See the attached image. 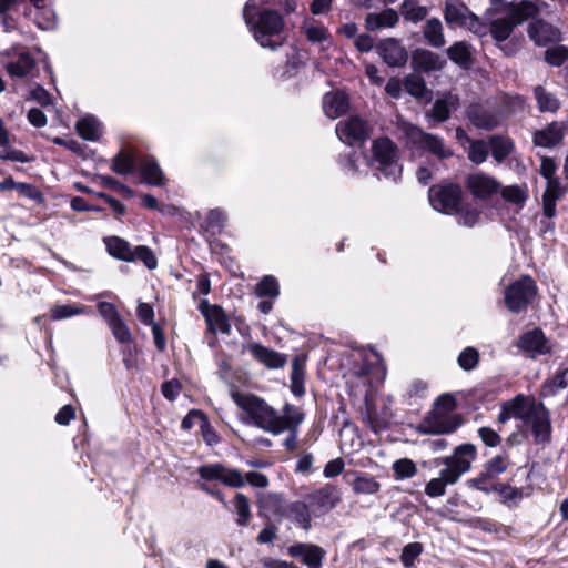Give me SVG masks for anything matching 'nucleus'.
Masks as SVG:
<instances>
[{"mask_svg": "<svg viewBox=\"0 0 568 568\" xmlns=\"http://www.w3.org/2000/svg\"><path fill=\"white\" fill-rule=\"evenodd\" d=\"M255 294L258 297H270L275 300L280 295L277 280L272 275H265L255 287Z\"/></svg>", "mask_w": 568, "mask_h": 568, "instance_id": "obj_43", "label": "nucleus"}, {"mask_svg": "<svg viewBox=\"0 0 568 568\" xmlns=\"http://www.w3.org/2000/svg\"><path fill=\"white\" fill-rule=\"evenodd\" d=\"M398 133L400 138L406 139L407 143L424 149L439 159H446L453 155V151L444 143L443 139L426 133L409 122L399 121Z\"/></svg>", "mask_w": 568, "mask_h": 568, "instance_id": "obj_7", "label": "nucleus"}, {"mask_svg": "<svg viewBox=\"0 0 568 568\" xmlns=\"http://www.w3.org/2000/svg\"><path fill=\"white\" fill-rule=\"evenodd\" d=\"M405 90L416 99L430 100V92L427 90L425 81L416 75L410 74L404 80Z\"/></svg>", "mask_w": 568, "mask_h": 568, "instance_id": "obj_36", "label": "nucleus"}, {"mask_svg": "<svg viewBox=\"0 0 568 568\" xmlns=\"http://www.w3.org/2000/svg\"><path fill=\"white\" fill-rule=\"evenodd\" d=\"M449 59L458 65L466 67L470 63L471 53L466 42H456L447 49Z\"/></svg>", "mask_w": 568, "mask_h": 568, "instance_id": "obj_39", "label": "nucleus"}, {"mask_svg": "<svg viewBox=\"0 0 568 568\" xmlns=\"http://www.w3.org/2000/svg\"><path fill=\"white\" fill-rule=\"evenodd\" d=\"M200 311L205 317L209 329L213 333L229 334L231 325L224 311L217 305H211L206 300L200 304Z\"/></svg>", "mask_w": 568, "mask_h": 568, "instance_id": "obj_18", "label": "nucleus"}, {"mask_svg": "<svg viewBox=\"0 0 568 568\" xmlns=\"http://www.w3.org/2000/svg\"><path fill=\"white\" fill-rule=\"evenodd\" d=\"M528 34L537 45H547L561 38L560 31L544 20L532 21L528 27Z\"/></svg>", "mask_w": 568, "mask_h": 568, "instance_id": "obj_20", "label": "nucleus"}, {"mask_svg": "<svg viewBox=\"0 0 568 568\" xmlns=\"http://www.w3.org/2000/svg\"><path fill=\"white\" fill-rule=\"evenodd\" d=\"M458 106V98L453 94H446L444 98L436 100L433 105V116L437 121H446L449 118L450 111Z\"/></svg>", "mask_w": 568, "mask_h": 568, "instance_id": "obj_33", "label": "nucleus"}, {"mask_svg": "<svg viewBox=\"0 0 568 568\" xmlns=\"http://www.w3.org/2000/svg\"><path fill=\"white\" fill-rule=\"evenodd\" d=\"M392 469L396 480L413 478L417 474L416 464L409 458H400L393 463Z\"/></svg>", "mask_w": 568, "mask_h": 568, "instance_id": "obj_40", "label": "nucleus"}, {"mask_svg": "<svg viewBox=\"0 0 568 568\" xmlns=\"http://www.w3.org/2000/svg\"><path fill=\"white\" fill-rule=\"evenodd\" d=\"M462 200V189L457 184L437 185L429 190V202L439 212L453 214Z\"/></svg>", "mask_w": 568, "mask_h": 568, "instance_id": "obj_11", "label": "nucleus"}, {"mask_svg": "<svg viewBox=\"0 0 568 568\" xmlns=\"http://www.w3.org/2000/svg\"><path fill=\"white\" fill-rule=\"evenodd\" d=\"M457 361L463 369L471 371L478 365L479 353L474 347H467L459 354Z\"/></svg>", "mask_w": 568, "mask_h": 568, "instance_id": "obj_54", "label": "nucleus"}, {"mask_svg": "<svg viewBox=\"0 0 568 568\" xmlns=\"http://www.w3.org/2000/svg\"><path fill=\"white\" fill-rule=\"evenodd\" d=\"M134 168V158L130 153L121 152L113 159L112 169L118 174H128Z\"/></svg>", "mask_w": 568, "mask_h": 568, "instance_id": "obj_53", "label": "nucleus"}, {"mask_svg": "<svg viewBox=\"0 0 568 568\" xmlns=\"http://www.w3.org/2000/svg\"><path fill=\"white\" fill-rule=\"evenodd\" d=\"M460 28H466L479 37H484L489 32V27L483 23L473 12L469 13Z\"/></svg>", "mask_w": 568, "mask_h": 568, "instance_id": "obj_61", "label": "nucleus"}, {"mask_svg": "<svg viewBox=\"0 0 568 568\" xmlns=\"http://www.w3.org/2000/svg\"><path fill=\"white\" fill-rule=\"evenodd\" d=\"M104 242L110 255L126 262L134 261L133 251L131 250L130 244L123 239L118 236H110L105 239Z\"/></svg>", "mask_w": 568, "mask_h": 568, "instance_id": "obj_30", "label": "nucleus"}, {"mask_svg": "<svg viewBox=\"0 0 568 568\" xmlns=\"http://www.w3.org/2000/svg\"><path fill=\"white\" fill-rule=\"evenodd\" d=\"M489 151L496 162L501 163L513 151L514 144L509 139L503 136H493L488 141Z\"/></svg>", "mask_w": 568, "mask_h": 568, "instance_id": "obj_35", "label": "nucleus"}, {"mask_svg": "<svg viewBox=\"0 0 568 568\" xmlns=\"http://www.w3.org/2000/svg\"><path fill=\"white\" fill-rule=\"evenodd\" d=\"M445 63V60L439 54L428 50L420 49L413 53L414 67L424 72L442 70Z\"/></svg>", "mask_w": 568, "mask_h": 568, "instance_id": "obj_22", "label": "nucleus"}, {"mask_svg": "<svg viewBox=\"0 0 568 568\" xmlns=\"http://www.w3.org/2000/svg\"><path fill=\"white\" fill-rule=\"evenodd\" d=\"M87 313V307L80 304L57 305L51 310L53 321L69 318Z\"/></svg>", "mask_w": 568, "mask_h": 568, "instance_id": "obj_47", "label": "nucleus"}, {"mask_svg": "<svg viewBox=\"0 0 568 568\" xmlns=\"http://www.w3.org/2000/svg\"><path fill=\"white\" fill-rule=\"evenodd\" d=\"M489 153V143L477 140L469 141L468 159L475 164H481L487 160Z\"/></svg>", "mask_w": 568, "mask_h": 568, "instance_id": "obj_48", "label": "nucleus"}, {"mask_svg": "<svg viewBox=\"0 0 568 568\" xmlns=\"http://www.w3.org/2000/svg\"><path fill=\"white\" fill-rule=\"evenodd\" d=\"M37 60L29 51H21L8 61L4 70L12 78H29L34 75Z\"/></svg>", "mask_w": 568, "mask_h": 568, "instance_id": "obj_19", "label": "nucleus"}, {"mask_svg": "<svg viewBox=\"0 0 568 568\" xmlns=\"http://www.w3.org/2000/svg\"><path fill=\"white\" fill-rule=\"evenodd\" d=\"M323 110L331 119H337L348 110V99L342 92L326 93L323 99Z\"/></svg>", "mask_w": 568, "mask_h": 568, "instance_id": "obj_25", "label": "nucleus"}, {"mask_svg": "<svg viewBox=\"0 0 568 568\" xmlns=\"http://www.w3.org/2000/svg\"><path fill=\"white\" fill-rule=\"evenodd\" d=\"M234 507L237 514V524L245 526L251 517L250 503L243 494H236Z\"/></svg>", "mask_w": 568, "mask_h": 568, "instance_id": "obj_52", "label": "nucleus"}, {"mask_svg": "<svg viewBox=\"0 0 568 568\" xmlns=\"http://www.w3.org/2000/svg\"><path fill=\"white\" fill-rule=\"evenodd\" d=\"M400 12L406 20L418 22L427 16L426 7L419 6L418 0H404Z\"/></svg>", "mask_w": 568, "mask_h": 568, "instance_id": "obj_44", "label": "nucleus"}, {"mask_svg": "<svg viewBox=\"0 0 568 568\" xmlns=\"http://www.w3.org/2000/svg\"><path fill=\"white\" fill-rule=\"evenodd\" d=\"M501 195L505 200L514 204H523L527 200V191L518 185L504 187Z\"/></svg>", "mask_w": 568, "mask_h": 568, "instance_id": "obj_55", "label": "nucleus"}, {"mask_svg": "<svg viewBox=\"0 0 568 568\" xmlns=\"http://www.w3.org/2000/svg\"><path fill=\"white\" fill-rule=\"evenodd\" d=\"M424 37H425L426 41L432 47H435V48H442L446 43L444 32H443V24L436 18L427 20V22L424 27Z\"/></svg>", "mask_w": 568, "mask_h": 568, "instance_id": "obj_32", "label": "nucleus"}, {"mask_svg": "<svg viewBox=\"0 0 568 568\" xmlns=\"http://www.w3.org/2000/svg\"><path fill=\"white\" fill-rule=\"evenodd\" d=\"M352 488L355 494L373 495L379 491L381 484L375 477L365 473H354Z\"/></svg>", "mask_w": 568, "mask_h": 568, "instance_id": "obj_31", "label": "nucleus"}, {"mask_svg": "<svg viewBox=\"0 0 568 568\" xmlns=\"http://www.w3.org/2000/svg\"><path fill=\"white\" fill-rule=\"evenodd\" d=\"M376 49L383 61L392 68L403 67L407 62L406 50L394 38L381 41Z\"/></svg>", "mask_w": 568, "mask_h": 568, "instance_id": "obj_16", "label": "nucleus"}, {"mask_svg": "<svg viewBox=\"0 0 568 568\" xmlns=\"http://www.w3.org/2000/svg\"><path fill=\"white\" fill-rule=\"evenodd\" d=\"M537 13V8L532 2L521 1L518 3H510L505 11L497 12L489 22V33L493 39L499 44L500 49L507 55H513L521 44V38H514L509 43L508 40L515 28L521 24L525 20L534 17Z\"/></svg>", "mask_w": 568, "mask_h": 568, "instance_id": "obj_2", "label": "nucleus"}, {"mask_svg": "<svg viewBox=\"0 0 568 568\" xmlns=\"http://www.w3.org/2000/svg\"><path fill=\"white\" fill-rule=\"evenodd\" d=\"M287 552L293 558H298L307 568H322L325 551L313 544H296L288 547Z\"/></svg>", "mask_w": 568, "mask_h": 568, "instance_id": "obj_15", "label": "nucleus"}, {"mask_svg": "<svg viewBox=\"0 0 568 568\" xmlns=\"http://www.w3.org/2000/svg\"><path fill=\"white\" fill-rule=\"evenodd\" d=\"M372 165L385 178L397 181L402 175L396 145L387 138L377 139L372 145Z\"/></svg>", "mask_w": 568, "mask_h": 568, "instance_id": "obj_8", "label": "nucleus"}, {"mask_svg": "<svg viewBox=\"0 0 568 568\" xmlns=\"http://www.w3.org/2000/svg\"><path fill=\"white\" fill-rule=\"evenodd\" d=\"M516 346L531 358L550 354L552 351L551 344L544 332L538 328L521 334L516 342Z\"/></svg>", "mask_w": 568, "mask_h": 568, "instance_id": "obj_13", "label": "nucleus"}, {"mask_svg": "<svg viewBox=\"0 0 568 568\" xmlns=\"http://www.w3.org/2000/svg\"><path fill=\"white\" fill-rule=\"evenodd\" d=\"M199 474L206 480H220L224 485L240 488L245 481L258 488H264L268 485V479L265 475L256 471H250L243 475L235 469H229L221 464L205 465L199 468Z\"/></svg>", "mask_w": 568, "mask_h": 568, "instance_id": "obj_5", "label": "nucleus"}, {"mask_svg": "<svg viewBox=\"0 0 568 568\" xmlns=\"http://www.w3.org/2000/svg\"><path fill=\"white\" fill-rule=\"evenodd\" d=\"M291 382L293 394L302 396L304 394V364L300 358H295L292 363Z\"/></svg>", "mask_w": 568, "mask_h": 568, "instance_id": "obj_45", "label": "nucleus"}, {"mask_svg": "<svg viewBox=\"0 0 568 568\" xmlns=\"http://www.w3.org/2000/svg\"><path fill=\"white\" fill-rule=\"evenodd\" d=\"M535 97L541 112H555L559 108L558 99L542 87L535 88Z\"/></svg>", "mask_w": 568, "mask_h": 568, "instance_id": "obj_41", "label": "nucleus"}, {"mask_svg": "<svg viewBox=\"0 0 568 568\" xmlns=\"http://www.w3.org/2000/svg\"><path fill=\"white\" fill-rule=\"evenodd\" d=\"M537 286L530 276H523L510 284L505 292V302L509 311L518 313L535 297Z\"/></svg>", "mask_w": 568, "mask_h": 568, "instance_id": "obj_10", "label": "nucleus"}, {"mask_svg": "<svg viewBox=\"0 0 568 568\" xmlns=\"http://www.w3.org/2000/svg\"><path fill=\"white\" fill-rule=\"evenodd\" d=\"M16 191L24 197H28L30 200H33L36 202H42L43 201V194L41 191L33 186L32 184L28 183H19L17 184Z\"/></svg>", "mask_w": 568, "mask_h": 568, "instance_id": "obj_64", "label": "nucleus"}, {"mask_svg": "<svg viewBox=\"0 0 568 568\" xmlns=\"http://www.w3.org/2000/svg\"><path fill=\"white\" fill-rule=\"evenodd\" d=\"M467 114L474 125L485 130H491L500 122V116L497 113L478 105L470 106Z\"/></svg>", "mask_w": 568, "mask_h": 568, "instance_id": "obj_24", "label": "nucleus"}, {"mask_svg": "<svg viewBox=\"0 0 568 568\" xmlns=\"http://www.w3.org/2000/svg\"><path fill=\"white\" fill-rule=\"evenodd\" d=\"M449 475L445 469H442L439 473V477L430 479L426 487L425 494L429 497H439L443 496L446 491L447 485H454L456 481H448Z\"/></svg>", "mask_w": 568, "mask_h": 568, "instance_id": "obj_42", "label": "nucleus"}, {"mask_svg": "<svg viewBox=\"0 0 568 568\" xmlns=\"http://www.w3.org/2000/svg\"><path fill=\"white\" fill-rule=\"evenodd\" d=\"M109 327L118 342L126 344L132 341L131 332L122 318L111 323Z\"/></svg>", "mask_w": 568, "mask_h": 568, "instance_id": "obj_59", "label": "nucleus"}, {"mask_svg": "<svg viewBox=\"0 0 568 568\" xmlns=\"http://www.w3.org/2000/svg\"><path fill=\"white\" fill-rule=\"evenodd\" d=\"M567 129L568 125L565 123L552 122L534 133V144L547 149L555 148L564 140Z\"/></svg>", "mask_w": 568, "mask_h": 568, "instance_id": "obj_17", "label": "nucleus"}, {"mask_svg": "<svg viewBox=\"0 0 568 568\" xmlns=\"http://www.w3.org/2000/svg\"><path fill=\"white\" fill-rule=\"evenodd\" d=\"M336 134L343 143L354 145L369 136L371 126L363 119L351 116L336 125Z\"/></svg>", "mask_w": 568, "mask_h": 568, "instance_id": "obj_12", "label": "nucleus"}, {"mask_svg": "<svg viewBox=\"0 0 568 568\" xmlns=\"http://www.w3.org/2000/svg\"><path fill=\"white\" fill-rule=\"evenodd\" d=\"M245 349L260 363L268 368H280L285 365L286 356L267 348L258 343H251L245 346Z\"/></svg>", "mask_w": 568, "mask_h": 568, "instance_id": "obj_21", "label": "nucleus"}, {"mask_svg": "<svg viewBox=\"0 0 568 568\" xmlns=\"http://www.w3.org/2000/svg\"><path fill=\"white\" fill-rule=\"evenodd\" d=\"M494 490L497 491L504 503L517 501L523 498V493L520 489L516 487H511L505 484H497L494 487Z\"/></svg>", "mask_w": 568, "mask_h": 568, "instance_id": "obj_58", "label": "nucleus"}, {"mask_svg": "<svg viewBox=\"0 0 568 568\" xmlns=\"http://www.w3.org/2000/svg\"><path fill=\"white\" fill-rule=\"evenodd\" d=\"M243 19L261 47L275 50L283 44L284 20L275 10L260 12L255 2L247 1Z\"/></svg>", "mask_w": 568, "mask_h": 568, "instance_id": "obj_3", "label": "nucleus"}, {"mask_svg": "<svg viewBox=\"0 0 568 568\" xmlns=\"http://www.w3.org/2000/svg\"><path fill=\"white\" fill-rule=\"evenodd\" d=\"M232 398L250 416L255 426L272 434H280L284 430V424L280 420V415L263 399L239 392L233 393Z\"/></svg>", "mask_w": 568, "mask_h": 568, "instance_id": "obj_4", "label": "nucleus"}, {"mask_svg": "<svg viewBox=\"0 0 568 568\" xmlns=\"http://www.w3.org/2000/svg\"><path fill=\"white\" fill-rule=\"evenodd\" d=\"M568 387V368L562 373L555 375L551 379L547 381L541 388L542 396H552L561 389Z\"/></svg>", "mask_w": 568, "mask_h": 568, "instance_id": "obj_46", "label": "nucleus"}, {"mask_svg": "<svg viewBox=\"0 0 568 568\" xmlns=\"http://www.w3.org/2000/svg\"><path fill=\"white\" fill-rule=\"evenodd\" d=\"M458 223L465 226L471 227L479 221V211L471 207H463L460 210L457 209Z\"/></svg>", "mask_w": 568, "mask_h": 568, "instance_id": "obj_63", "label": "nucleus"}, {"mask_svg": "<svg viewBox=\"0 0 568 568\" xmlns=\"http://www.w3.org/2000/svg\"><path fill=\"white\" fill-rule=\"evenodd\" d=\"M302 30L306 39L313 43H323L329 40L327 29L315 20H305Z\"/></svg>", "mask_w": 568, "mask_h": 568, "instance_id": "obj_34", "label": "nucleus"}, {"mask_svg": "<svg viewBox=\"0 0 568 568\" xmlns=\"http://www.w3.org/2000/svg\"><path fill=\"white\" fill-rule=\"evenodd\" d=\"M513 417L529 425L538 442L549 439L551 427L548 410L535 398L518 395L511 400L503 403L498 422L504 424Z\"/></svg>", "mask_w": 568, "mask_h": 568, "instance_id": "obj_1", "label": "nucleus"}, {"mask_svg": "<svg viewBox=\"0 0 568 568\" xmlns=\"http://www.w3.org/2000/svg\"><path fill=\"white\" fill-rule=\"evenodd\" d=\"M140 172L143 180L149 184L160 185L163 181L160 166L151 159H145L141 162Z\"/></svg>", "mask_w": 568, "mask_h": 568, "instance_id": "obj_38", "label": "nucleus"}, {"mask_svg": "<svg viewBox=\"0 0 568 568\" xmlns=\"http://www.w3.org/2000/svg\"><path fill=\"white\" fill-rule=\"evenodd\" d=\"M509 466V458L507 455H497L490 460H488L484 468L494 478L498 475L505 473Z\"/></svg>", "mask_w": 568, "mask_h": 568, "instance_id": "obj_51", "label": "nucleus"}, {"mask_svg": "<svg viewBox=\"0 0 568 568\" xmlns=\"http://www.w3.org/2000/svg\"><path fill=\"white\" fill-rule=\"evenodd\" d=\"M423 546L419 542H410L406 545L402 554V562L405 567H412L415 559L422 554Z\"/></svg>", "mask_w": 568, "mask_h": 568, "instance_id": "obj_60", "label": "nucleus"}, {"mask_svg": "<svg viewBox=\"0 0 568 568\" xmlns=\"http://www.w3.org/2000/svg\"><path fill=\"white\" fill-rule=\"evenodd\" d=\"M545 59L551 65H561L568 59V49L564 45L551 47L546 50Z\"/></svg>", "mask_w": 568, "mask_h": 568, "instance_id": "obj_56", "label": "nucleus"}, {"mask_svg": "<svg viewBox=\"0 0 568 568\" xmlns=\"http://www.w3.org/2000/svg\"><path fill=\"white\" fill-rule=\"evenodd\" d=\"M132 251L134 254V261L140 260L149 270L156 267L158 260L148 246L139 245Z\"/></svg>", "mask_w": 568, "mask_h": 568, "instance_id": "obj_57", "label": "nucleus"}, {"mask_svg": "<svg viewBox=\"0 0 568 568\" xmlns=\"http://www.w3.org/2000/svg\"><path fill=\"white\" fill-rule=\"evenodd\" d=\"M565 194L560 181H547V186L542 195V210L546 217L551 219L556 214V202Z\"/></svg>", "mask_w": 568, "mask_h": 568, "instance_id": "obj_23", "label": "nucleus"}, {"mask_svg": "<svg viewBox=\"0 0 568 568\" xmlns=\"http://www.w3.org/2000/svg\"><path fill=\"white\" fill-rule=\"evenodd\" d=\"M78 134L88 141H97L103 133L101 122L93 115H85L75 124Z\"/></svg>", "mask_w": 568, "mask_h": 568, "instance_id": "obj_27", "label": "nucleus"}, {"mask_svg": "<svg viewBox=\"0 0 568 568\" xmlns=\"http://www.w3.org/2000/svg\"><path fill=\"white\" fill-rule=\"evenodd\" d=\"M287 516L294 523L302 526L304 529H308L311 526V514L307 505L303 501H295L290 505L287 509Z\"/></svg>", "mask_w": 568, "mask_h": 568, "instance_id": "obj_37", "label": "nucleus"}, {"mask_svg": "<svg viewBox=\"0 0 568 568\" xmlns=\"http://www.w3.org/2000/svg\"><path fill=\"white\" fill-rule=\"evenodd\" d=\"M398 19V14L394 9H385L379 13H368L365 22L368 30L375 31L382 28H392L396 26Z\"/></svg>", "mask_w": 568, "mask_h": 568, "instance_id": "obj_28", "label": "nucleus"}, {"mask_svg": "<svg viewBox=\"0 0 568 568\" xmlns=\"http://www.w3.org/2000/svg\"><path fill=\"white\" fill-rule=\"evenodd\" d=\"M311 500L321 509L329 510L341 500L338 489L333 485H326L311 496Z\"/></svg>", "mask_w": 568, "mask_h": 568, "instance_id": "obj_29", "label": "nucleus"}, {"mask_svg": "<svg viewBox=\"0 0 568 568\" xmlns=\"http://www.w3.org/2000/svg\"><path fill=\"white\" fill-rule=\"evenodd\" d=\"M477 457V449L473 444H463L454 450L452 456L445 457L442 464L449 475L448 481H458L460 476L467 473Z\"/></svg>", "mask_w": 568, "mask_h": 568, "instance_id": "obj_9", "label": "nucleus"}, {"mask_svg": "<svg viewBox=\"0 0 568 568\" xmlns=\"http://www.w3.org/2000/svg\"><path fill=\"white\" fill-rule=\"evenodd\" d=\"M304 419L303 414L296 407L286 405L284 407V415L280 416V420L284 424V430H294Z\"/></svg>", "mask_w": 568, "mask_h": 568, "instance_id": "obj_49", "label": "nucleus"}, {"mask_svg": "<svg viewBox=\"0 0 568 568\" xmlns=\"http://www.w3.org/2000/svg\"><path fill=\"white\" fill-rule=\"evenodd\" d=\"M470 12L462 0H445L444 18L450 27H462Z\"/></svg>", "mask_w": 568, "mask_h": 568, "instance_id": "obj_26", "label": "nucleus"}, {"mask_svg": "<svg viewBox=\"0 0 568 568\" xmlns=\"http://www.w3.org/2000/svg\"><path fill=\"white\" fill-rule=\"evenodd\" d=\"M465 186L476 199L479 200H487L500 190V183L494 176L483 172H476L467 175Z\"/></svg>", "mask_w": 568, "mask_h": 568, "instance_id": "obj_14", "label": "nucleus"}, {"mask_svg": "<svg viewBox=\"0 0 568 568\" xmlns=\"http://www.w3.org/2000/svg\"><path fill=\"white\" fill-rule=\"evenodd\" d=\"M494 480L495 478L490 474H488V471L484 468L478 476L469 479L467 481V485L477 490L489 493L494 490V487L496 486L494 484Z\"/></svg>", "mask_w": 568, "mask_h": 568, "instance_id": "obj_50", "label": "nucleus"}, {"mask_svg": "<svg viewBox=\"0 0 568 568\" xmlns=\"http://www.w3.org/2000/svg\"><path fill=\"white\" fill-rule=\"evenodd\" d=\"M456 407L454 396L444 394L435 403L434 410L418 425L417 429L423 434H450L457 428V424L447 419V415Z\"/></svg>", "mask_w": 568, "mask_h": 568, "instance_id": "obj_6", "label": "nucleus"}, {"mask_svg": "<svg viewBox=\"0 0 568 568\" xmlns=\"http://www.w3.org/2000/svg\"><path fill=\"white\" fill-rule=\"evenodd\" d=\"M226 220V216L223 211L215 209L211 210L205 219V226L207 230L212 232L220 231Z\"/></svg>", "mask_w": 568, "mask_h": 568, "instance_id": "obj_62", "label": "nucleus"}]
</instances>
